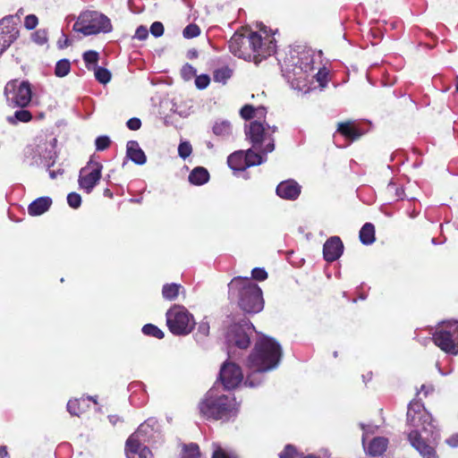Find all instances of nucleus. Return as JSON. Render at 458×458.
Here are the masks:
<instances>
[{"label": "nucleus", "instance_id": "nucleus-53", "mask_svg": "<svg viewBox=\"0 0 458 458\" xmlns=\"http://www.w3.org/2000/svg\"><path fill=\"white\" fill-rule=\"evenodd\" d=\"M212 458H230L226 452L219 445H214Z\"/></svg>", "mask_w": 458, "mask_h": 458}, {"label": "nucleus", "instance_id": "nucleus-29", "mask_svg": "<svg viewBox=\"0 0 458 458\" xmlns=\"http://www.w3.org/2000/svg\"><path fill=\"white\" fill-rule=\"evenodd\" d=\"M85 399H71L67 403V411L71 415L80 416L88 408L89 405H84Z\"/></svg>", "mask_w": 458, "mask_h": 458}, {"label": "nucleus", "instance_id": "nucleus-59", "mask_svg": "<svg viewBox=\"0 0 458 458\" xmlns=\"http://www.w3.org/2000/svg\"><path fill=\"white\" fill-rule=\"evenodd\" d=\"M58 173H59V172H55V171H49V175H50V177H51L52 179H55V178H56V176H57V174H58Z\"/></svg>", "mask_w": 458, "mask_h": 458}, {"label": "nucleus", "instance_id": "nucleus-44", "mask_svg": "<svg viewBox=\"0 0 458 458\" xmlns=\"http://www.w3.org/2000/svg\"><path fill=\"white\" fill-rule=\"evenodd\" d=\"M209 82H210V79L206 74H201V75L196 76L195 85L199 89H206L208 86Z\"/></svg>", "mask_w": 458, "mask_h": 458}, {"label": "nucleus", "instance_id": "nucleus-5", "mask_svg": "<svg viewBox=\"0 0 458 458\" xmlns=\"http://www.w3.org/2000/svg\"><path fill=\"white\" fill-rule=\"evenodd\" d=\"M229 296L236 299L240 308L247 313H258L263 310L262 291L248 277L236 276L228 284Z\"/></svg>", "mask_w": 458, "mask_h": 458}, {"label": "nucleus", "instance_id": "nucleus-18", "mask_svg": "<svg viewBox=\"0 0 458 458\" xmlns=\"http://www.w3.org/2000/svg\"><path fill=\"white\" fill-rule=\"evenodd\" d=\"M134 437H129L125 443V454L127 458H153L148 447L141 442H136Z\"/></svg>", "mask_w": 458, "mask_h": 458}, {"label": "nucleus", "instance_id": "nucleus-54", "mask_svg": "<svg viewBox=\"0 0 458 458\" xmlns=\"http://www.w3.org/2000/svg\"><path fill=\"white\" fill-rule=\"evenodd\" d=\"M254 110H255L254 118L260 119L262 117H265V115L267 114V110L263 106L254 107Z\"/></svg>", "mask_w": 458, "mask_h": 458}, {"label": "nucleus", "instance_id": "nucleus-1", "mask_svg": "<svg viewBox=\"0 0 458 458\" xmlns=\"http://www.w3.org/2000/svg\"><path fill=\"white\" fill-rule=\"evenodd\" d=\"M407 424L413 428L408 434V440L420 456L439 458L436 451L439 440L437 426L422 403L419 401L410 403Z\"/></svg>", "mask_w": 458, "mask_h": 458}, {"label": "nucleus", "instance_id": "nucleus-40", "mask_svg": "<svg viewBox=\"0 0 458 458\" xmlns=\"http://www.w3.org/2000/svg\"><path fill=\"white\" fill-rule=\"evenodd\" d=\"M196 69L189 64H184L181 70L182 77L185 81L191 80L194 76H196Z\"/></svg>", "mask_w": 458, "mask_h": 458}, {"label": "nucleus", "instance_id": "nucleus-27", "mask_svg": "<svg viewBox=\"0 0 458 458\" xmlns=\"http://www.w3.org/2000/svg\"><path fill=\"white\" fill-rule=\"evenodd\" d=\"M209 179V174L204 167L194 168L189 175V181L194 185H202Z\"/></svg>", "mask_w": 458, "mask_h": 458}, {"label": "nucleus", "instance_id": "nucleus-21", "mask_svg": "<svg viewBox=\"0 0 458 458\" xmlns=\"http://www.w3.org/2000/svg\"><path fill=\"white\" fill-rule=\"evenodd\" d=\"M301 193V186L293 180L280 182L276 187V194L285 199H296Z\"/></svg>", "mask_w": 458, "mask_h": 458}, {"label": "nucleus", "instance_id": "nucleus-38", "mask_svg": "<svg viewBox=\"0 0 458 458\" xmlns=\"http://www.w3.org/2000/svg\"><path fill=\"white\" fill-rule=\"evenodd\" d=\"M142 333L146 335H150L158 339L164 337V333L156 326L147 324L142 327Z\"/></svg>", "mask_w": 458, "mask_h": 458}, {"label": "nucleus", "instance_id": "nucleus-39", "mask_svg": "<svg viewBox=\"0 0 458 458\" xmlns=\"http://www.w3.org/2000/svg\"><path fill=\"white\" fill-rule=\"evenodd\" d=\"M209 328L208 321L202 320L198 327V331L196 333L197 339L199 341L207 337L209 334Z\"/></svg>", "mask_w": 458, "mask_h": 458}, {"label": "nucleus", "instance_id": "nucleus-10", "mask_svg": "<svg viewBox=\"0 0 458 458\" xmlns=\"http://www.w3.org/2000/svg\"><path fill=\"white\" fill-rule=\"evenodd\" d=\"M166 324L176 335L190 334L195 326L193 316L181 305H174L166 312Z\"/></svg>", "mask_w": 458, "mask_h": 458}, {"label": "nucleus", "instance_id": "nucleus-36", "mask_svg": "<svg viewBox=\"0 0 458 458\" xmlns=\"http://www.w3.org/2000/svg\"><path fill=\"white\" fill-rule=\"evenodd\" d=\"M71 70V63L68 59H62L55 64V74L57 77L66 76Z\"/></svg>", "mask_w": 458, "mask_h": 458}, {"label": "nucleus", "instance_id": "nucleus-23", "mask_svg": "<svg viewBox=\"0 0 458 458\" xmlns=\"http://www.w3.org/2000/svg\"><path fill=\"white\" fill-rule=\"evenodd\" d=\"M52 204V199L48 197H40L32 201L28 207V212L30 216H40L48 210Z\"/></svg>", "mask_w": 458, "mask_h": 458}, {"label": "nucleus", "instance_id": "nucleus-45", "mask_svg": "<svg viewBox=\"0 0 458 458\" xmlns=\"http://www.w3.org/2000/svg\"><path fill=\"white\" fill-rule=\"evenodd\" d=\"M254 113H255L254 106L251 105H245L241 109V112H240L241 116L245 120H250V119L254 118Z\"/></svg>", "mask_w": 458, "mask_h": 458}, {"label": "nucleus", "instance_id": "nucleus-47", "mask_svg": "<svg viewBox=\"0 0 458 458\" xmlns=\"http://www.w3.org/2000/svg\"><path fill=\"white\" fill-rule=\"evenodd\" d=\"M38 23V17L34 14H29L24 19V26L28 30H33Z\"/></svg>", "mask_w": 458, "mask_h": 458}, {"label": "nucleus", "instance_id": "nucleus-8", "mask_svg": "<svg viewBox=\"0 0 458 458\" xmlns=\"http://www.w3.org/2000/svg\"><path fill=\"white\" fill-rule=\"evenodd\" d=\"M112 29L110 19L105 14L95 11L83 12L73 25L74 30L85 36L108 33Z\"/></svg>", "mask_w": 458, "mask_h": 458}, {"label": "nucleus", "instance_id": "nucleus-25", "mask_svg": "<svg viewBox=\"0 0 458 458\" xmlns=\"http://www.w3.org/2000/svg\"><path fill=\"white\" fill-rule=\"evenodd\" d=\"M337 131L352 141L358 140L362 134L352 123L349 122L339 123Z\"/></svg>", "mask_w": 458, "mask_h": 458}, {"label": "nucleus", "instance_id": "nucleus-34", "mask_svg": "<svg viewBox=\"0 0 458 458\" xmlns=\"http://www.w3.org/2000/svg\"><path fill=\"white\" fill-rule=\"evenodd\" d=\"M32 118L31 114L27 110H18L14 113L13 116H9L7 118L10 123H16V122L27 123L30 121Z\"/></svg>", "mask_w": 458, "mask_h": 458}, {"label": "nucleus", "instance_id": "nucleus-64", "mask_svg": "<svg viewBox=\"0 0 458 458\" xmlns=\"http://www.w3.org/2000/svg\"><path fill=\"white\" fill-rule=\"evenodd\" d=\"M67 42H68V39H65V41H64V44L67 45Z\"/></svg>", "mask_w": 458, "mask_h": 458}, {"label": "nucleus", "instance_id": "nucleus-37", "mask_svg": "<svg viewBox=\"0 0 458 458\" xmlns=\"http://www.w3.org/2000/svg\"><path fill=\"white\" fill-rule=\"evenodd\" d=\"M83 60L89 70L93 69L94 66H98V53L93 50L87 51L83 54Z\"/></svg>", "mask_w": 458, "mask_h": 458}, {"label": "nucleus", "instance_id": "nucleus-26", "mask_svg": "<svg viewBox=\"0 0 458 458\" xmlns=\"http://www.w3.org/2000/svg\"><path fill=\"white\" fill-rule=\"evenodd\" d=\"M212 130L215 135L222 139H227L233 133V126L227 120H216Z\"/></svg>", "mask_w": 458, "mask_h": 458}, {"label": "nucleus", "instance_id": "nucleus-7", "mask_svg": "<svg viewBox=\"0 0 458 458\" xmlns=\"http://www.w3.org/2000/svg\"><path fill=\"white\" fill-rule=\"evenodd\" d=\"M276 130L275 126L271 127L267 123L258 120L245 125L247 139L251 142L252 147L259 150V154L265 157L275 149L273 134L276 132Z\"/></svg>", "mask_w": 458, "mask_h": 458}, {"label": "nucleus", "instance_id": "nucleus-52", "mask_svg": "<svg viewBox=\"0 0 458 458\" xmlns=\"http://www.w3.org/2000/svg\"><path fill=\"white\" fill-rule=\"evenodd\" d=\"M126 125L130 130L137 131L140 128L141 122L139 118L133 117L127 121Z\"/></svg>", "mask_w": 458, "mask_h": 458}, {"label": "nucleus", "instance_id": "nucleus-15", "mask_svg": "<svg viewBox=\"0 0 458 458\" xmlns=\"http://www.w3.org/2000/svg\"><path fill=\"white\" fill-rule=\"evenodd\" d=\"M102 165L90 161L86 166L81 169L79 174L80 188L87 193H90L101 178Z\"/></svg>", "mask_w": 458, "mask_h": 458}, {"label": "nucleus", "instance_id": "nucleus-31", "mask_svg": "<svg viewBox=\"0 0 458 458\" xmlns=\"http://www.w3.org/2000/svg\"><path fill=\"white\" fill-rule=\"evenodd\" d=\"M181 458H201L199 445L194 443L182 445Z\"/></svg>", "mask_w": 458, "mask_h": 458}, {"label": "nucleus", "instance_id": "nucleus-20", "mask_svg": "<svg viewBox=\"0 0 458 458\" xmlns=\"http://www.w3.org/2000/svg\"><path fill=\"white\" fill-rule=\"evenodd\" d=\"M344 245L341 239L337 236L329 238L324 244V258L328 262H333L340 258L343 253Z\"/></svg>", "mask_w": 458, "mask_h": 458}, {"label": "nucleus", "instance_id": "nucleus-63", "mask_svg": "<svg viewBox=\"0 0 458 458\" xmlns=\"http://www.w3.org/2000/svg\"><path fill=\"white\" fill-rule=\"evenodd\" d=\"M67 42H68V39H65V41H64V44L67 45Z\"/></svg>", "mask_w": 458, "mask_h": 458}, {"label": "nucleus", "instance_id": "nucleus-56", "mask_svg": "<svg viewBox=\"0 0 458 458\" xmlns=\"http://www.w3.org/2000/svg\"><path fill=\"white\" fill-rule=\"evenodd\" d=\"M422 391H425L424 394L427 395L429 392H432L433 391V387L430 386H421L420 387V392Z\"/></svg>", "mask_w": 458, "mask_h": 458}, {"label": "nucleus", "instance_id": "nucleus-30", "mask_svg": "<svg viewBox=\"0 0 458 458\" xmlns=\"http://www.w3.org/2000/svg\"><path fill=\"white\" fill-rule=\"evenodd\" d=\"M182 285L178 284H165L162 289V295L165 300L174 301L180 293Z\"/></svg>", "mask_w": 458, "mask_h": 458}, {"label": "nucleus", "instance_id": "nucleus-2", "mask_svg": "<svg viewBox=\"0 0 458 458\" xmlns=\"http://www.w3.org/2000/svg\"><path fill=\"white\" fill-rule=\"evenodd\" d=\"M320 60V52L317 53L311 48L294 49L284 61L283 72L292 88L298 90L308 91V84L316 79L321 87L327 83V71L318 68L315 72V64Z\"/></svg>", "mask_w": 458, "mask_h": 458}, {"label": "nucleus", "instance_id": "nucleus-12", "mask_svg": "<svg viewBox=\"0 0 458 458\" xmlns=\"http://www.w3.org/2000/svg\"><path fill=\"white\" fill-rule=\"evenodd\" d=\"M267 157L255 152L252 148L246 151L238 150L227 158V164L233 171H244L246 168L266 162Z\"/></svg>", "mask_w": 458, "mask_h": 458}, {"label": "nucleus", "instance_id": "nucleus-14", "mask_svg": "<svg viewBox=\"0 0 458 458\" xmlns=\"http://www.w3.org/2000/svg\"><path fill=\"white\" fill-rule=\"evenodd\" d=\"M19 18L6 16L0 21V55L13 43L19 36Z\"/></svg>", "mask_w": 458, "mask_h": 458}, {"label": "nucleus", "instance_id": "nucleus-22", "mask_svg": "<svg viewBox=\"0 0 458 458\" xmlns=\"http://www.w3.org/2000/svg\"><path fill=\"white\" fill-rule=\"evenodd\" d=\"M127 157L137 165H144L147 157L144 151L140 148L139 143L135 140H130L126 146Z\"/></svg>", "mask_w": 458, "mask_h": 458}, {"label": "nucleus", "instance_id": "nucleus-41", "mask_svg": "<svg viewBox=\"0 0 458 458\" xmlns=\"http://www.w3.org/2000/svg\"><path fill=\"white\" fill-rule=\"evenodd\" d=\"M192 152V148H191V145L190 144V142L188 141H182L180 143L179 147H178V155L185 159L186 157H188Z\"/></svg>", "mask_w": 458, "mask_h": 458}, {"label": "nucleus", "instance_id": "nucleus-33", "mask_svg": "<svg viewBox=\"0 0 458 458\" xmlns=\"http://www.w3.org/2000/svg\"><path fill=\"white\" fill-rule=\"evenodd\" d=\"M232 76V70L228 67H222L214 72L213 79L216 82L225 84Z\"/></svg>", "mask_w": 458, "mask_h": 458}, {"label": "nucleus", "instance_id": "nucleus-28", "mask_svg": "<svg viewBox=\"0 0 458 458\" xmlns=\"http://www.w3.org/2000/svg\"><path fill=\"white\" fill-rule=\"evenodd\" d=\"M360 240L365 245L375 242V227L371 223H366L360 231Z\"/></svg>", "mask_w": 458, "mask_h": 458}, {"label": "nucleus", "instance_id": "nucleus-3", "mask_svg": "<svg viewBox=\"0 0 458 458\" xmlns=\"http://www.w3.org/2000/svg\"><path fill=\"white\" fill-rule=\"evenodd\" d=\"M228 47L233 55L259 64L272 55L276 46L271 30L260 24L258 31L245 30L235 32L228 42Z\"/></svg>", "mask_w": 458, "mask_h": 458}, {"label": "nucleus", "instance_id": "nucleus-17", "mask_svg": "<svg viewBox=\"0 0 458 458\" xmlns=\"http://www.w3.org/2000/svg\"><path fill=\"white\" fill-rule=\"evenodd\" d=\"M363 429L362 444L367 453L372 456H378L384 454L388 445V439L384 437H374L368 445H366V437L369 433H373L375 427L360 425Z\"/></svg>", "mask_w": 458, "mask_h": 458}, {"label": "nucleus", "instance_id": "nucleus-4", "mask_svg": "<svg viewBox=\"0 0 458 458\" xmlns=\"http://www.w3.org/2000/svg\"><path fill=\"white\" fill-rule=\"evenodd\" d=\"M282 358L280 344L271 337L261 335L246 362L248 369L244 385L255 387L264 380V373L276 369Z\"/></svg>", "mask_w": 458, "mask_h": 458}, {"label": "nucleus", "instance_id": "nucleus-35", "mask_svg": "<svg viewBox=\"0 0 458 458\" xmlns=\"http://www.w3.org/2000/svg\"><path fill=\"white\" fill-rule=\"evenodd\" d=\"M92 70H94L95 78L100 83L106 84L110 81L111 73L107 69L100 66H94Z\"/></svg>", "mask_w": 458, "mask_h": 458}, {"label": "nucleus", "instance_id": "nucleus-62", "mask_svg": "<svg viewBox=\"0 0 458 458\" xmlns=\"http://www.w3.org/2000/svg\"><path fill=\"white\" fill-rule=\"evenodd\" d=\"M396 195H397L398 197H401V193H400L399 191H397V192H396Z\"/></svg>", "mask_w": 458, "mask_h": 458}, {"label": "nucleus", "instance_id": "nucleus-57", "mask_svg": "<svg viewBox=\"0 0 458 458\" xmlns=\"http://www.w3.org/2000/svg\"><path fill=\"white\" fill-rule=\"evenodd\" d=\"M8 455L5 446H0V458H5Z\"/></svg>", "mask_w": 458, "mask_h": 458}, {"label": "nucleus", "instance_id": "nucleus-13", "mask_svg": "<svg viewBox=\"0 0 458 458\" xmlns=\"http://www.w3.org/2000/svg\"><path fill=\"white\" fill-rule=\"evenodd\" d=\"M252 329V326L247 322L240 325H234L229 329L227 334L229 358L233 357V346L238 347L239 349H246L250 345V332Z\"/></svg>", "mask_w": 458, "mask_h": 458}, {"label": "nucleus", "instance_id": "nucleus-19", "mask_svg": "<svg viewBox=\"0 0 458 458\" xmlns=\"http://www.w3.org/2000/svg\"><path fill=\"white\" fill-rule=\"evenodd\" d=\"M36 155L38 159L36 162L40 161V164L50 167L55 163V150L53 142L42 141L36 148Z\"/></svg>", "mask_w": 458, "mask_h": 458}, {"label": "nucleus", "instance_id": "nucleus-16", "mask_svg": "<svg viewBox=\"0 0 458 458\" xmlns=\"http://www.w3.org/2000/svg\"><path fill=\"white\" fill-rule=\"evenodd\" d=\"M220 379L226 389H233L242 382L241 368L233 362L225 361L220 369Z\"/></svg>", "mask_w": 458, "mask_h": 458}, {"label": "nucleus", "instance_id": "nucleus-11", "mask_svg": "<svg viewBox=\"0 0 458 458\" xmlns=\"http://www.w3.org/2000/svg\"><path fill=\"white\" fill-rule=\"evenodd\" d=\"M4 95L10 106L24 107L31 100V88L28 81H11L4 87Z\"/></svg>", "mask_w": 458, "mask_h": 458}, {"label": "nucleus", "instance_id": "nucleus-60", "mask_svg": "<svg viewBox=\"0 0 458 458\" xmlns=\"http://www.w3.org/2000/svg\"><path fill=\"white\" fill-rule=\"evenodd\" d=\"M87 398H88V400L92 401L94 403H98V402H97L96 397H93V396H88Z\"/></svg>", "mask_w": 458, "mask_h": 458}, {"label": "nucleus", "instance_id": "nucleus-61", "mask_svg": "<svg viewBox=\"0 0 458 458\" xmlns=\"http://www.w3.org/2000/svg\"><path fill=\"white\" fill-rule=\"evenodd\" d=\"M387 188L389 191H392L394 188V185L393 183H389Z\"/></svg>", "mask_w": 458, "mask_h": 458}, {"label": "nucleus", "instance_id": "nucleus-46", "mask_svg": "<svg viewBox=\"0 0 458 458\" xmlns=\"http://www.w3.org/2000/svg\"><path fill=\"white\" fill-rule=\"evenodd\" d=\"M97 150H105L110 145V140L107 136H99L96 140Z\"/></svg>", "mask_w": 458, "mask_h": 458}, {"label": "nucleus", "instance_id": "nucleus-58", "mask_svg": "<svg viewBox=\"0 0 458 458\" xmlns=\"http://www.w3.org/2000/svg\"><path fill=\"white\" fill-rule=\"evenodd\" d=\"M437 366H438V364H437ZM438 368V371L439 373L442 375V376H446V375H449L451 373V370H448V371H443L439 367Z\"/></svg>", "mask_w": 458, "mask_h": 458}, {"label": "nucleus", "instance_id": "nucleus-55", "mask_svg": "<svg viewBox=\"0 0 458 458\" xmlns=\"http://www.w3.org/2000/svg\"><path fill=\"white\" fill-rule=\"evenodd\" d=\"M445 443L451 446V447H457L458 446V434H454L451 437H449Z\"/></svg>", "mask_w": 458, "mask_h": 458}, {"label": "nucleus", "instance_id": "nucleus-32", "mask_svg": "<svg viewBox=\"0 0 458 458\" xmlns=\"http://www.w3.org/2000/svg\"><path fill=\"white\" fill-rule=\"evenodd\" d=\"M280 458H318L313 454L303 456L298 453L295 447L292 445H287L284 450L280 454Z\"/></svg>", "mask_w": 458, "mask_h": 458}, {"label": "nucleus", "instance_id": "nucleus-48", "mask_svg": "<svg viewBox=\"0 0 458 458\" xmlns=\"http://www.w3.org/2000/svg\"><path fill=\"white\" fill-rule=\"evenodd\" d=\"M33 40L38 45H44L47 41V32L44 30H37L33 34Z\"/></svg>", "mask_w": 458, "mask_h": 458}, {"label": "nucleus", "instance_id": "nucleus-24", "mask_svg": "<svg viewBox=\"0 0 458 458\" xmlns=\"http://www.w3.org/2000/svg\"><path fill=\"white\" fill-rule=\"evenodd\" d=\"M156 421L153 420H148L142 424H140L138 429L131 434L130 437H134L136 442H145L146 438L148 437L151 432L154 430V426Z\"/></svg>", "mask_w": 458, "mask_h": 458}, {"label": "nucleus", "instance_id": "nucleus-42", "mask_svg": "<svg viewBox=\"0 0 458 458\" xmlns=\"http://www.w3.org/2000/svg\"><path fill=\"white\" fill-rule=\"evenodd\" d=\"M200 30L196 24H190L183 30V37L186 38H192L199 36Z\"/></svg>", "mask_w": 458, "mask_h": 458}, {"label": "nucleus", "instance_id": "nucleus-50", "mask_svg": "<svg viewBox=\"0 0 458 458\" xmlns=\"http://www.w3.org/2000/svg\"><path fill=\"white\" fill-rule=\"evenodd\" d=\"M251 276L256 280L263 281L267 277V273L263 268L256 267L252 269Z\"/></svg>", "mask_w": 458, "mask_h": 458}, {"label": "nucleus", "instance_id": "nucleus-6", "mask_svg": "<svg viewBox=\"0 0 458 458\" xmlns=\"http://www.w3.org/2000/svg\"><path fill=\"white\" fill-rule=\"evenodd\" d=\"M200 413L208 419L227 420L237 413V403L232 394H220L210 389L199 405Z\"/></svg>", "mask_w": 458, "mask_h": 458}, {"label": "nucleus", "instance_id": "nucleus-49", "mask_svg": "<svg viewBox=\"0 0 458 458\" xmlns=\"http://www.w3.org/2000/svg\"><path fill=\"white\" fill-rule=\"evenodd\" d=\"M150 32L155 37H160L164 33V26L159 21H155L150 26Z\"/></svg>", "mask_w": 458, "mask_h": 458}, {"label": "nucleus", "instance_id": "nucleus-9", "mask_svg": "<svg viewBox=\"0 0 458 458\" xmlns=\"http://www.w3.org/2000/svg\"><path fill=\"white\" fill-rule=\"evenodd\" d=\"M434 344L451 355L458 354V320L439 323L433 334Z\"/></svg>", "mask_w": 458, "mask_h": 458}, {"label": "nucleus", "instance_id": "nucleus-51", "mask_svg": "<svg viewBox=\"0 0 458 458\" xmlns=\"http://www.w3.org/2000/svg\"><path fill=\"white\" fill-rule=\"evenodd\" d=\"M148 29L146 27H144V26H140L136 30L134 38H138L140 40H144V39H146L148 38Z\"/></svg>", "mask_w": 458, "mask_h": 458}, {"label": "nucleus", "instance_id": "nucleus-43", "mask_svg": "<svg viewBox=\"0 0 458 458\" xmlns=\"http://www.w3.org/2000/svg\"><path fill=\"white\" fill-rule=\"evenodd\" d=\"M68 205L72 208H78L81 204V197L76 192H71L67 196Z\"/></svg>", "mask_w": 458, "mask_h": 458}]
</instances>
